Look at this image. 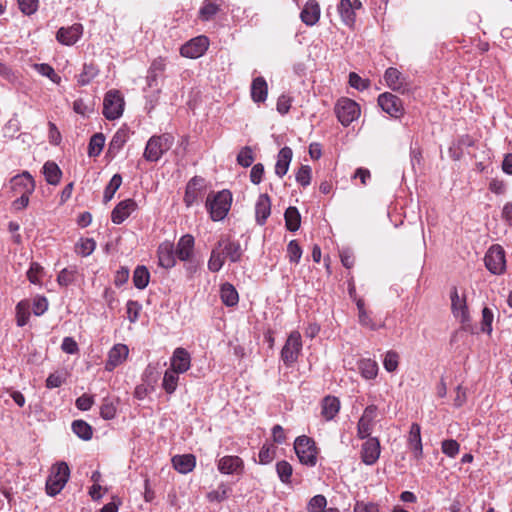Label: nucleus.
Listing matches in <instances>:
<instances>
[{
	"label": "nucleus",
	"mask_w": 512,
	"mask_h": 512,
	"mask_svg": "<svg viewBox=\"0 0 512 512\" xmlns=\"http://www.w3.org/2000/svg\"><path fill=\"white\" fill-rule=\"evenodd\" d=\"M11 189L20 195H31L35 190V181L29 172L24 171L14 176L11 181Z\"/></svg>",
	"instance_id": "obj_15"
},
{
	"label": "nucleus",
	"mask_w": 512,
	"mask_h": 512,
	"mask_svg": "<svg viewBox=\"0 0 512 512\" xmlns=\"http://www.w3.org/2000/svg\"><path fill=\"white\" fill-rule=\"evenodd\" d=\"M61 349L67 354H76L79 351L77 342L72 337H65Z\"/></svg>",
	"instance_id": "obj_63"
},
{
	"label": "nucleus",
	"mask_w": 512,
	"mask_h": 512,
	"mask_svg": "<svg viewBox=\"0 0 512 512\" xmlns=\"http://www.w3.org/2000/svg\"><path fill=\"white\" fill-rule=\"evenodd\" d=\"M150 279V273L145 266H138L133 273V282L136 288L144 289L147 287Z\"/></svg>",
	"instance_id": "obj_36"
},
{
	"label": "nucleus",
	"mask_w": 512,
	"mask_h": 512,
	"mask_svg": "<svg viewBox=\"0 0 512 512\" xmlns=\"http://www.w3.org/2000/svg\"><path fill=\"white\" fill-rule=\"evenodd\" d=\"M36 70L43 76L48 77L52 82L59 83L61 78L55 73L54 69L48 64H36Z\"/></svg>",
	"instance_id": "obj_56"
},
{
	"label": "nucleus",
	"mask_w": 512,
	"mask_h": 512,
	"mask_svg": "<svg viewBox=\"0 0 512 512\" xmlns=\"http://www.w3.org/2000/svg\"><path fill=\"white\" fill-rule=\"evenodd\" d=\"M287 254L290 262L298 263L302 256V249L296 240H291L287 246Z\"/></svg>",
	"instance_id": "obj_55"
},
{
	"label": "nucleus",
	"mask_w": 512,
	"mask_h": 512,
	"mask_svg": "<svg viewBox=\"0 0 512 512\" xmlns=\"http://www.w3.org/2000/svg\"><path fill=\"white\" fill-rule=\"evenodd\" d=\"M98 74V69L93 64H84L82 72L78 75L77 82L81 86L88 85Z\"/></svg>",
	"instance_id": "obj_40"
},
{
	"label": "nucleus",
	"mask_w": 512,
	"mask_h": 512,
	"mask_svg": "<svg viewBox=\"0 0 512 512\" xmlns=\"http://www.w3.org/2000/svg\"><path fill=\"white\" fill-rule=\"evenodd\" d=\"M294 450L299 461L307 466H315L317 462V448L314 441L303 435L296 438Z\"/></svg>",
	"instance_id": "obj_5"
},
{
	"label": "nucleus",
	"mask_w": 512,
	"mask_h": 512,
	"mask_svg": "<svg viewBox=\"0 0 512 512\" xmlns=\"http://www.w3.org/2000/svg\"><path fill=\"white\" fill-rule=\"evenodd\" d=\"M173 143L174 137L169 133L154 135L147 141L143 157L149 162H157Z\"/></svg>",
	"instance_id": "obj_2"
},
{
	"label": "nucleus",
	"mask_w": 512,
	"mask_h": 512,
	"mask_svg": "<svg viewBox=\"0 0 512 512\" xmlns=\"http://www.w3.org/2000/svg\"><path fill=\"white\" fill-rule=\"evenodd\" d=\"M378 104L384 112L394 118H399L404 113L401 99L392 93L385 92L380 94Z\"/></svg>",
	"instance_id": "obj_13"
},
{
	"label": "nucleus",
	"mask_w": 512,
	"mask_h": 512,
	"mask_svg": "<svg viewBox=\"0 0 512 512\" xmlns=\"http://www.w3.org/2000/svg\"><path fill=\"white\" fill-rule=\"evenodd\" d=\"M271 214V200L267 194H261L255 204V217L259 225H264Z\"/></svg>",
	"instance_id": "obj_24"
},
{
	"label": "nucleus",
	"mask_w": 512,
	"mask_h": 512,
	"mask_svg": "<svg viewBox=\"0 0 512 512\" xmlns=\"http://www.w3.org/2000/svg\"><path fill=\"white\" fill-rule=\"evenodd\" d=\"M222 0H204L199 12L198 17L202 21L212 20L220 11Z\"/></svg>",
	"instance_id": "obj_28"
},
{
	"label": "nucleus",
	"mask_w": 512,
	"mask_h": 512,
	"mask_svg": "<svg viewBox=\"0 0 512 512\" xmlns=\"http://www.w3.org/2000/svg\"><path fill=\"white\" fill-rule=\"evenodd\" d=\"M302 350V339L298 331H292L282 350L281 359L286 366H292L297 360Z\"/></svg>",
	"instance_id": "obj_8"
},
{
	"label": "nucleus",
	"mask_w": 512,
	"mask_h": 512,
	"mask_svg": "<svg viewBox=\"0 0 512 512\" xmlns=\"http://www.w3.org/2000/svg\"><path fill=\"white\" fill-rule=\"evenodd\" d=\"M209 47V39L206 36H197L180 48L183 57L196 59L201 57Z\"/></svg>",
	"instance_id": "obj_12"
},
{
	"label": "nucleus",
	"mask_w": 512,
	"mask_h": 512,
	"mask_svg": "<svg viewBox=\"0 0 512 512\" xmlns=\"http://www.w3.org/2000/svg\"><path fill=\"white\" fill-rule=\"evenodd\" d=\"M70 476V469L66 462H58L51 468V473L46 480V493L56 496L65 487Z\"/></svg>",
	"instance_id": "obj_3"
},
{
	"label": "nucleus",
	"mask_w": 512,
	"mask_h": 512,
	"mask_svg": "<svg viewBox=\"0 0 512 512\" xmlns=\"http://www.w3.org/2000/svg\"><path fill=\"white\" fill-rule=\"evenodd\" d=\"M179 374L175 371L167 369L162 380V388L166 393L172 394L176 391L179 381Z\"/></svg>",
	"instance_id": "obj_35"
},
{
	"label": "nucleus",
	"mask_w": 512,
	"mask_h": 512,
	"mask_svg": "<svg viewBox=\"0 0 512 512\" xmlns=\"http://www.w3.org/2000/svg\"><path fill=\"white\" fill-rule=\"evenodd\" d=\"M43 174L46 181L51 185H57L60 182L62 172L59 166L52 161H47L43 166Z\"/></svg>",
	"instance_id": "obj_32"
},
{
	"label": "nucleus",
	"mask_w": 512,
	"mask_h": 512,
	"mask_svg": "<svg viewBox=\"0 0 512 512\" xmlns=\"http://www.w3.org/2000/svg\"><path fill=\"white\" fill-rule=\"evenodd\" d=\"M361 446L360 457L364 464L373 465L380 457L381 447L378 438H365Z\"/></svg>",
	"instance_id": "obj_14"
},
{
	"label": "nucleus",
	"mask_w": 512,
	"mask_h": 512,
	"mask_svg": "<svg viewBox=\"0 0 512 512\" xmlns=\"http://www.w3.org/2000/svg\"><path fill=\"white\" fill-rule=\"evenodd\" d=\"M172 464L179 473L187 474L195 468L196 459L192 454L176 455L172 458Z\"/></svg>",
	"instance_id": "obj_27"
},
{
	"label": "nucleus",
	"mask_w": 512,
	"mask_h": 512,
	"mask_svg": "<svg viewBox=\"0 0 512 512\" xmlns=\"http://www.w3.org/2000/svg\"><path fill=\"white\" fill-rule=\"evenodd\" d=\"M408 444L412 449L413 455L416 459H420L423 455L421 427L417 423H413L410 427Z\"/></svg>",
	"instance_id": "obj_25"
},
{
	"label": "nucleus",
	"mask_w": 512,
	"mask_h": 512,
	"mask_svg": "<svg viewBox=\"0 0 512 512\" xmlns=\"http://www.w3.org/2000/svg\"><path fill=\"white\" fill-rule=\"evenodd\" d=\"M374 422L360 418L357 425V436L360 439L371 438Z\"/></svg>",
	"instance_id": "obj_54"
},
{
	"label": "nucleus",
	"mask_w": 512,
	"mask_h": 512,
	"mask_svg": "<svg viewBox=\"0 0 512 512\" xmlns=\"http://www.w3.org/2000/svg\"><path fill=\"white\" fill-rule=\"evenodd\" d=\"M340 402L338 398L327 396L323 399L321 405V415L327 420H332L339 412Z\"/></svg>",
	"instance_id": "obj_30"
},
{
	"label": "nucleus",
	"mask_w": 512,
	"mask_h": 512,
	"mask_svg": "<svg viewBox=\"0 0 512 512\" xmlns=\"http://www.w3.org/2000/svg\"><path fill=\"white\" fill-rule=\"evenodd\" d=\"M300 18L307 26L315 25L320 18V7L318 2L315 0L307 1L300 13Z\"/></svg>",
	"instance_id": "obj_23"
},
{
	"label": "nucleus",
	"mask_w": 512,
	"mask_h": 512,
	"mask_svg": "<svg viewBox=\"0 0 512 512\" xmlns=\"http://www.w3.org/2000/svg\"><path fill=\"white\" fill-rule=\"evenodd\" d=\"M362 8L360 0H340L337 5V11L343 24L349 28H353L356 22V11Z\"/></svg>",
	"instance_id": "obj_11"
},
{
	"label": "nucleus",
	"mask_w": 512,
	"mask_h": 512,
	"mask_svg": "<svg viewBox=\"0 0 512 512\" xmlns=\"http://www.w3.org/2000/svg\"><path fill=\"white\" fill-rule=\"evenodd\" d=\"M191 367V356L190 353L182 348L178 347L174 350L172 357L170 358V370L177 373L183 374L187 372Z\"/></svg>",
	"instance_id": "obj_16"
},
{
	"label": "nucleus",
	"mask_w": 512,
	"mask_h": 512,
	"mask_svg": "<svg viewBox=\"0 0 512 512\" xmlns=\"http://www.w3.org/2000/svg\"><path fill=\"white\" fill-rule=\"evenodd\" d=\"M136 203L133 199H126L119 202L111 213V221L114 224L123 223L135 210Z\"/></svg>",
	"instance_id": "obj_21"
},
{
	"label": "nucleus",
	"mask_w": 512,
	"mask_h": 512,
	"mask_svg": "<svg viewBox=\"0 0 512 512\" xmlns=\"http://www.w3.org/2000/svg\"><path fill=\"white\" fill-rule=\"evenodd\" d=\"M105 144V137L102 133H96L94 134L89 142L88 146V154L90 157H96L98 156Z\"/></svg>",
	"instance_id": "obj_41"
},
{
	"label": "nucleus",
	"mask_w": 512,
	"mask_h": 512,
	"mask_svg": "<svg viewBox=\"0 0 512 512\" xmlns=\"http://www.w3.org/2000/svg\"><path fill=\"white\" fill-rule=\"evenodd\" d=\"M217 468L222 474H241L244 469V462L238 456L228 455L218 460Z\"/></svg>",
	"instance_id": "obj_19"
},
{
	"label": "nucleus",
	"mask_w": 512,
	"mask_h": 512,
	"mask_svg": "<svg viewBox=\"0 0 512 512\" xmlns=\"http://www.w3.org/2000/svg\"><path fill=\"white\" fill-rule=\"evenodd\" d=\"M327 507V499L322 494H317L309 499L306 505L307 512H322Z\"/></svg>",
	"instance_id": "obj_45"
},
{
	"label": "nucleus",
	"mask_w": 512,
	"mask_h": 512,
	"mask_svg": "<svg viewBox=\"0 0 512 512\" xmlns=\"http://www.w3.org/2000/svg\"><path fill=\"white\" fill-rule=\"evenodd\" d=\"M30 317V304L28 301H20L16 306L17 325L20 327L28 323Z\"/></svg>",
	"instance_id": "obj_44"
},
{
	"label": "nucleus",
	"mask_w": 512,
	"mask_h": 512,
	"mask_svg": "<svg viewBox=\"0 0 512 512\" xmlns=\"http://www.w3.org/2000/svg\"><path fill=\"white\" fill-rule=\"evenodd\" d=\"M384 79L392 90L405 93L409 90V84L403 74L396 68L390 67L385 71Z\"/></svg>",
	"instance_id": "obj_17"
},
{
	"label": "nucleus",
	"mask_w": 512,
	"mask_h": 512,
	"mask_svg": "<svg viewBox=\"0 0 512 512\" xmlns=\"http://www.w3.org/2000/svg\"><path fill=\"white\" fill-rule=\"evenodd\" d=\"M174 245L170 242L162 243L158 248L159 265L163 268H172L176 263Z\"/></svg>",
	"instance_id": "obj_22"
},
{
	"label": "nucleus",
	"mask_w": 512,
	"mask_h": 512,
	"mask_svg": "<svg viewBox=\"0 0 512 512\" xmlns=\"http://www.w3.org/2000/svg\"><path fill=\"white\" fill-rule=\"evenodd\" d=\"M230 492V487L227 484L221 483L215 490L207 494V499L210 502H222L229 497Z\"/></svg>",
	"instance_id": "obj_42"
},
{
	"label": "nucleus",
	"mask_w": 512,
	"mask_h": 512,
	"mask_svg": "<svg viewBox=\"0 0 512 512\" xmlns=\"http://www.w3.org/2000/svg\"><path fill=\"white\" fill-rule=\"evenodd\" d=\"M194 237L190 234L183 235L177 242L175 254L180 261L189 262L187 271L192 275L196 271V265L191 262L194 254Z\"/></svg>",
	"instance_id": "obj_9"
},
{
	"label": "nucleus",
	"mask_w": 512,
	"mask_h": 512,
	"mask_svg": "<svg viewBox=\"0 0 512 512\" xmlns=\"http://www.w3.org/2000/svg\"><path fill=\"white\" fill-rule=\"evenodd\" d=\"M83 34V26L80 23H74L69 27H61L56 35V39L63 45H73Z\"/></svg>",
	"instance_id": "obj_18"
},
{
	"label": "nucleus",
	"mask_w": 512,
	"mask_h": 512,
	"mask_svg": "<svg viewBox=\"0 0 512 512\" xmlns=\"http://www.w3.org/2000/svg\"><path fill=\"white\" fill-rule=\"evenodd\" d=\"M127 138V133L124 130H118L110 141L109 150L118 152L126 143Z\"/></svg>",
	"instance_id": "obj_52"
},
{
	"label": "nucleus",
	"mask_w": 512,
	"mask_h": 512,
	"mask_svg": "<svg viewBox=\"0 0 512 512\" xmlns=\"http://www.w3.org/2000/svg\"><path fill=\"white\" fill-rule=\"evenodd\" d=\"M121 184H122V177H121V175L120 174H114L112 176L110 182L108 183V185L106 186V188L104 190L103 201L105 203H107V202L112 200V198L114 197L116 191L119 189Z\"/></svg>",
	"instance_id": "obj_39"
},
{
	"label": "nucleus",
	"mask_w": 512,
	"mask_h": 512,
	"mask_svg": "<svg viewBox=\"0 0 512 512\" xmlns=\"http://www.w3.org/2000/svg\"><path fill=\"white\" fill-rule=\"evenodd\" d=\"M349 84L351 87H353L359 91H363L369 87V81L366 79H362L355 72H351L349 74Z\"/></svg>",
	"instance_id": "obj_60"
},
{
	"label": "nucleus",
	"mask_w": 512,
	"mask_h": 512,
	"mask_svg": "<svg viewBox=\"0 0 512 512\" xmlns=\"http://www.w3.org/2000/svg\"><path fill=\"white\" fill-rule=\"evenodd\" d=\"M124 110V99L117 90H110L105 94L103 100V115L108 120H115L122 116Z\"/></svg>",
	"instance_id": "obj_6"
},
{
	"label": "nucleus",
	"mask_w": 512,
	"mask_h": 512,
	"mask_svg": "<svg viewBox=\"0 0 512 512\" xmlns=\"http://www.w3.org/2000/svg\"><path fill=\"white\" fill-rule=\"evenodd\" d=\"M48 309V301L43 296H37L33 300L32 310L36 316H41Z\"/></svg>",
	"instance_id": "obj_61"
},
{
	"label": "nucleus",
	"mask_w": 512,
	"mask_h": 512,
	"mask_svg": "<svg viewBox=\"0 0 512 512\" xmlns=\"http://www.w3.org/2000/svg\"><path fill=\"white\" fill-rule=\"evenodd\" d=\"M275 450L272 446L264 445L259 452V462L261 464H268L274 458Z\"/></svg>",
	"instance_id": "obj_62"
},
{
	"label": "nucleus",
	"mask_w": 512,
	"mask_h": 512,
	"mask_svg": "<svg viewBox=\"0 0 512 512\" xmlns=\"http://www.w3.org/2000/svg\"><path fill=\"white\" fill-rule=\"evenodd\" d=\"M276 472H277V475L282 483H284V484L291 483V476L293 473V468L289 462H287L285 460L277 462Z\"/></svg>",
	"instance_id": "obj_43"
},
{
	"label": "nucleus",
	"mask_w": 512,
	"mask_h": 512,
	"mask_svg": "<svg viewBox=\"0 0 512 512\" xmlns=\"http://www.w3.org/2000/svg\"><path fill=\"white\" fill-rule=\"evenodd\" d=\"M441 450L446 456L455 458L460 451V445L454 439H447L442 441Z\"/></svg>",
	"instance_id": "obj_51"
},
{
	"label": "nucleus",
	"mask_w": 512,
	"mask_h": 512,
	"mask_svg": "<svg viewBox=\"0 0 512 512\" xmlns=\"http://www.w3.org/2000/svg\"><path fill=\"white\" fill-rule=\"evenodd\" d=\"M19 9L25 15H32L38 9V0H17Z\"/></svg>",
	"instance_id": "obj_59"
},
{
	"label": "nucleus",
	"mask_w": 512,
	"mask_h": 512,
	"mask_svg": "<svg viewBox=\"0 0 512 512\" xmlns=\"http://www.w3.org/2000/svg\"><path fill=\"white\" fill-rule=\"evenodd\" d=\"M486 268L495 275L502 274L506 269L505 251L500 245L491 246L484 258Z\"/></svg>",
	"instance_id": "obj_10"
},
{
	"label": "nucleus",
	"mask_w": 512,
	"mask_h": 512,
	"mask_svg": "<svg viewBox=\"0 0 512 512\" xmlns=\"http://www.w3.org/2000/svg\"><path fill=\"white\" fill-rule=\"evenodd\" d=\"M220 296L226 306H235L239 301L238 292L230 283H225L221 286Z\"/></svg>",
	"instance_id": "obj_33"
},
{
	"label": "nucleus",
	"mask_w": 512,
	"mask_h": 512,
	"mask_svg": "<svg viewBox=\"0 0 512 512\" xmlns=\"http://www.w3.org/2000/svg\"><path fill=\"white\" fill-rule=\"evenodd\" d=\"M296 181L302 186H308L311 182V168L308 165L300 167L296 174Z\"/></svg>",
	"instance_id": "obj_57"
},
{
	"label": "nucleus",
	"mask_w": 512,
	"mask_h": 512,
	"mask_svg": "<svg viewBox=\"0 0 512 512\" xmlns=\"http://www.w3.org/2000/svg\"><path fill=\"white\" fill-rule=\"evenodd\" d=\"M254 161L253 150L249 146L243 147L237 155V163L242 167H249Z\"/></svg>",
	"instance_id": "obj_50"
},
{
	"label": "nucleus",
	"mask_w": 512,
	"mask_h": 512,
	"mask_svg": "<svg viewBox=\"0 0 512 512\" xmlns=\"http://www.w3.org/2000/svg\"><path fill=\"white\" fill-rule=\"evenodd\" d=\"M128 353L129 349L125 344L114 345L108 353V360L106 361L105 369L107 371H112L126 360Z\"/></svg>",
	"instance_id": "obj_20"
},
{
	"label": "nucleus",
	"mask_w": 512,
	"mask_h": 512,
	"mask_svg": "<svg viewBox=\"0 0 512 512\" xmlns=\"http://www.w3.org/2000/svg\"><path fill=\"white\" fill-rule=\"evenodd\" d=\"M117 412L116 405L109 398H104L100 407V415L105 420H111L115 418Z\"/></svg>",
	"instance_id": "obj_49"
},
{
	"label": "nucleus",
	"mask_w": 512,
	"mask_h": 512,
	"mask_svg": "<svg viewBox=\"0 0 512 512\" xmlns=\"http://www.w3.org/2000/svg\"><path fill=\"white\" fill-rule=\"evenodd\" d=\"M400 356L396 351L390 350L386 352L383 359V366L387 372H394L399 365Z\"/></svg>",
	"instance_id": "obj_48"
},
{
	"label": "nucleus",
	"mask_w": 512,
	"mask_h": 512,
	"mask_svg": "<svg viewBox=\"0 0 512 512\" xmlns=\"http://www.w3.org/2000/svg\"><path fill=\"white\" fill-rule=\"evenodd\" d=\"M243 255L241 244L232 240L229 236H221L211 251L208 260V269L211 272H218L223 267L225 260L232 263L239 262Z\"/></svg>",
	"instance_id": "obj_1"
},
{
	"label": "nucleus",
	"mask_w": 512,
	"mask_h": 512,
	"mask_svg": "<svg viewBox=\"0 0 512 512\" xmlns=\"http://www.w3.org/2000/svg\"><path fill=\"white\" fill-rule=\"evenodd\" d=\"M76 407L79 409V410H82V411H87L89 410L92 405L94 404V399L92 396H89L87 394H83L82 396L78 397L76 399Z\"/></svg>",
	"instance_id": "obj_64"
},
{
	"label": "nucleus",
	"mask_w": 512,
	"mask_h": 512,
	"mask_svg": "<svg viewBox=\"0 0 512 512\" xmlns=\"http://www.w3.org/2000/svg\"><path fill=\"white\" fill-rule=\"evenodd\" d=\"M43 274V267L36 262L31 263L29 270L27 271V277L33 284L40 282V277Z\"/></svg>",
	"instance_id": "obj_58"
},
{
	"label": "nucleus",
	"mask_w": 512,
	"mask_h": 512,
	"mask_svg": "<svg viewBox=\"0 0 512 512\" xmlns=\"http://www.w3.org/2000/svg\"><path fill=\"white\" fill-rule=\"evenodd\" d=\"M232 202L231 193L223 190L214 195L212 199L207 198V208L213 221H220L225 218L230 210Z\"/></svg>",
	"instance_id": "obj_4"
},
{
	"label": "nucleus",
	"mask_w": 512,
	"mask_h": 512,
	"mask_svg": "<svg viewBox=\"0 0 512 512\" xmlns=\"http://www.w3.org/2000/svg\"><path fill=\"white\" fill-rule=\"evenodd\" d=\"M494 319V314L492 310L488 307H484L482 310V319H481V331L487 333L488 335L492 332V323Z\"/></svg>",
	"instance_id": "obj_53"
},
{
	"label": "nucleus",
	"mask_w": 512,
	"mask_h": 512,
	"mask_svg": "<svg viewBox=\"0 0 512 512\" xmlns=\"http://www.w3.org/2000/svg\"><path fill=\"white\" fill-rule=\"evenodd\" d=\"M285 224L286 228L289 231H297L301 224V216L296 207L290 206L286 209L285 214Z\"/></svg>",
	"instance_id": "obj_34"
},
{
	"label": "nucleus",
	"mask_w": 512,
	"mask_h": 512,
	"mask_svg": "<svg viewBox=\"0 0 512 512\" xmlns=\"http://www.w3.org/2000/svg\"><path fill=\"white\" fill-rule=\"evenodd\" d=\"M72 430L79 438L85 441L92 438V427L83 420L73 421Z\"/></svg>",
	"instance_id": "obj_38"
},
{
	"label": "nucleus",
	"mask_w": 512,
	"mask_h": 512,
	"mask_svg": "<svg viewBox=\"0 0 512 512\" xmlns=\"http://www.w3.org/2000/svg\"><path fill=\"white\" fill-rule=\"evenodd\" d=\"M358 370L363 378L371 380L377 377L379 367L375 360L365 358L358 361Z\"/></svg>",
	"instance_id": "obj_31"
},
{
	"label": "nucleus",
	"mask_w": 512,
	"mask_h": 512,
	"mask_svg": "<svg viewBox=\"0 0 512 512\" xmlns=\"http://www.w3.org/2000/svg\"><path fill=\"white\" fill-rule=\"evenodd\" d=\"M268 95V85L266 80L262 77H256L251 84V98L255 103H263L266 101Z\"/></svg>",
	"instance_id": "obj_26"
},
{
	"label": "nucleus",
	"mask_w": 512,
	"mask_h": 512,
	"mask_svg": "<svg viewBox=\"0 0 512 512\" xmlns=\"http://www.w3.org/2000/svg\"><path fill=\"white\" fill-rule=\"evenodd\" d=\"M77 268L69 267L62 269L57 277V282L60 286H68L76 280Z\"/></svg>",
	"instance_id": "obj_47"
},
{
	"label": "nucleus",
	"mask_w": 512,
	"mask_h": 512,
	"mask_svg": "<svg viewBox=\"0 0 512 512\" xmlns=\"http://www.w3.org/2000/svg\"><path fill=\"white\" fill-rule=\"evenodd\" d=\"M292 155V150L289 147H283L279 151L275 165V173L280 178H282L287 173L290 162L292 160Z\"/></svg>",
	"instance_id": "obj_29"
},
{
	"label": "nucleus",
	"mask_w": 512,
	"mask_h": 512,
	"mask_svg": "<svg viewBox=\"0 0 512 512\" xmlns=\"http://www.w3.org/2000/svg\"><path fill=\"white\" fill-rule=\"evenodd\" d=\"M165 66H166V63H165V60L161 57L153 60L150 68H149V71H148V76H147V80H148V85L149 86H152L153 85V82L156 81L157 77L164 72L165 70Z\"/></svg>",
	"instance_id": "obj_37"
},
{
	"label": "nucleus",
	"mask_w": 512,
	"mask_h": 512,
	"mask_svg": "<svg viewBox=\"0 0 512 512\" xmlns=\"http://www.w3.org/2000/svg\"><path fill=\"white\" fill-rule=\"evenodd\" d=\"M335 113L339 122L348 126L360 116V107L349 98H341L335 105Z\"/></svg>",
	"instance_id": "obj_7"
},
{
	"label": "nucleus",
	"mask_w": 512,
	"mask_h": 512,
	"mask_svg": "<svg viewBox=\"0 0 512 512\" xmlns=\"http://www.w3.org/2000/svg\"><path fill=\"white\" fill-rule=\"evenodd\" d=\"M96 248V242L92 238H82L75 246V251L81 256H89Z\"/></svg>",
	"instance_id": "obj_46"
}]
</instances>
